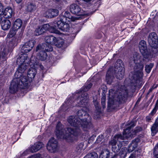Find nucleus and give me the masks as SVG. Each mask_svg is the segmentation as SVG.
Returning a JSON list of instances; mask_svg holds the SVG:
<instances>
[{"mask_svg":"<svg viewBox=\"0 0 158 158\" xmlns=\"http://www.w3.org/2000/svg\"><path fill=\"white\" fill-rule=\"evenodd\" d=\"M81 131L79 127H69L65 131L63 129V126L60 122L56 126V134L58 138L65 139L70 142L73 141L76 138L80 135Z\"/></svg>","mask_w":158,"mask_h":158,"instance_id":"obj_1","label":"nucleus"},{"mask_svg":"<svg viewBox=\"0 0 158 158\" xmlns=\"http://www.w3.org/2000/svg\"><path fill=\"white\" fill-rule=\"evenodd\" d=\"M130 126L125 129L123 132V135L121 134H118L115 135L111 140H110L108 143V146L110 148H111L112 151L115 153H117L119 151L121 148L120 143L122 144L124 143L127 144L128 142V141H122L129 137V134L130 133V130L131 127L135 126L134 122H131Z\"/></svg>","mask_w":158,"mask_h":158,"instance_id":"obj_2","label":"nucleus"},{"mask_svg":"<svg viewBox=\"0 0 158 158\" xmlns=\"http://www.w3.org/2000/svg\"><path fill=\"white\" fill-rule=\"evenodd\" d=\"M92 84L89 83L87 85L84 86L83 89L81 91V94L80 95L77 94L76 97H77L74 101H73L72 98H69L66 102L70 107L76 105L78 106L81 105H86L89 101V96L88 94L86 92L91 87Z\"/></svg>","mask_w":158,"mask_h":158,"instance_id":"obj_3","label":"nucleus"},{"mask_svg":"<svg viewBox=\"0 0 158 158\" xmlns=\"http://www.w3.org/2000/svg\"><path fill=\"white\" fill-rule=\"evenodd\" d=\"M128 87H126L125 85L122 86L121 89L118 90L116 94H115L114 96L111 95L112 98L110 97L109 98L108 102V106H111L114 104V100L119 102L120 103L124 102L127 99L128 95ZM110 92V96H111Z\"/></svg>","mask_w":158,"mask_h":158,"instance_id":"obj_4","label":"nucleus"},{"mask_svg":"<svg viewBox=\"0 0 158 158\" xmlns=\"http://www.w3.org/2000/svg\"><path fill=\"white\" fill-rule=\"evenodd\" d=\"M139 48L140 52L142 55L143 58L141 62H145L146 59H149L151 58L154 54L147 48V45L145 41L143 40L141 41L139 44Z\"/></svg>","mask_w":158,"mask_h":158,"instance_id":"obj_5","label":"nucleus"},{"mask_svg":"<svg viewBox=\"0 0 158 158\" xmlns=\"http://www.w3.org/2000/svg\"><path fill=\"white\" fill-rule=\"evenodd\" d=\"M148 41L152 48L151 51L154 53L158 52V37L155 32L150 33L148 37Z\"/></svg>","mask_w":158,"mask_h":158,"instance_id":"obj_6","label":"nucleus"},{"mask_svg":"<svg viewBox=\"0 0 158 158\" xmlns=\"http://www.w3.org/2000/svg\"><path fill=\"white\" fill-rule=\"evenodd\" d=\"M114 69V74L117 78L121 80L123 77L124 69L122 61L118 60L115 62Z\"/></svg>","mask_w":158,"mask_h":158,"instance_id":"obj_7","label":"nucleus"},{"mask_svg":"<svg viewBox=\"0 0 158 158\" xmlns=\"http://www.w3.org/2000/svg\"><path fill=\"white\" fill-rule=\"evenodd\" d=\"M140 57V56L139 53H135L133 54V56L130 58L129 63L131 66H133L136 64V62L139 59L140 62V64H137L136 65L137 67H138V65L139 66V67L138 68L139 70H142L143 68L144 64L146 63L147 61L145 60V62H143V61L141 62V60H142L143 57L142 58H141Z\"/></svg>","mask_w":158,"mask_h":158,"instance_id":"obj_8","label":"nucleus"},{"mask_svg":"<svg viewBox=\"0 0 158 158\" xmlns=\"http://www.w3.org/2000/svg\"><path fill=\"white\" fill-rule=\"evenodd\" d=\"M87 117L81 119L80 126H81L84 131H87L93 128V125L91 123L92 118L89 114H87Z\"/></svg>","mask_w":158,"mask_h":158,"instance_id":"obj_9","label":"nucleus"},{"mask_svg":"<svg viewBox=\"0 0 158 158\" xmlns=\"http://www.w3.org/2000/svg\"><path fill=\"white\" fill-rule=\"evenodd\" d=\"M48 151L51 153H55L58 150V143L56 140L53 138H51L46 145Z\"/></svg>","mask_w":158,"mask_h":158,"instance_id":"obj_10","label":"nucleus"},{"mask_svg":"<svg viewBox=\"0 0 158 158\" xmlns=\"http://www.w3.org/2000/svg\"><path fill=\"white\" fill-rule=\"evenodd\" d=\"M26 75L22 74L19 77H16V78L14 79L17 80L16 82L19 85V88L23 89L25 87L27 86L30 82L31 80Z\"/></svg>","mask_w":158,"mask_h":158,"instance_id":"obj_11","label":"nucleus"},{"mask_svg":"<svg viewBox=\"0 0 158 158\" xmlns=\"http://www.w3.org/2000/svg\"><path fill=\"white\" fill-rule=\"evenodd\" d=\"M142 74L140 72L134 74L131 78V83L132 85L136 86L142 84Z\"/></svg>","mask_w":158,"mask_h":158,"instance_id":"obj_12","label":"nucleus"},{"mask_svg":"<svg viewBox=\"0 0 158 158\" xmlns=\"http://www.w3.org/2000/svg\"><path fill=\"white\" fill-rule=\"evenodd\" d=\"M64 21L60 20L57 22H54V27L57 29V27L64 32H67L70 28V26L69 24L64 23Z\"/></svg>","mask_w":158,"mask_h":158,"instance_id":"obj_13","label":"nucleus"},{"mask_svg":"<svg viewBox=\"0 0 158 158\" xmlns=\"http://www.w3.org/2000/svg\"><path fill=\"white\" fill-rule=\"evenodd\" d=\"M70 11L77 15H83L85 13L84 10L79 6L76 4H73L70 6Z\"/></svg>","mask_w":158,"mask_h":158,"instance_id":"obj_14","label":"nucleus"},{"mask_svg":"<svg viewBox=\"0 0 158 158\" xmlns=\"http://www.w3.org/2000/svg\"><path fill=\"white\" fill-rule=\"evenodd\" d=\"M35 43L34 40H31L26 42L22 47L21 52L24 53L29 52L32 49Z\"/></svg>","mask_w":158,"mask_h":158,"instance_id":"obj_15","label":"nucleus"},{"mask_svg":"<svg viewBox=\"0 0 158 158\" xmlns=\"http://www.w3.org/2000/svg\"><path fill=\"white\" fill-rule=\"evenodd\" d=\"M81 119L76 116H71L68 118L67 121L71 126L74 127H79Z\"/></svg>","mask_w":158,"mask_h":158,"instance_id":"obj_16","label":"nucleus"},{"mask_svg":"<svg viewBox=\"0 0 158 158\" xmlns=\"http://www.w3.org/2000/svg\"><path fill=\"white\" fill-rule=\"evenodd\" d=\"M19 67L17 70L15 74V77H19L22 75L24 74L26 70L28 68L29 64L28 63H24V64H19Z\"/></svg>","mask_w":158,"mask_h":158,"instance_id":"obj_17","label":"nucleus"},{"mask_svg":"<svg viewBox=\"0 0 158 158\" xmlns=\"http://www.w3.org/2000/svg\"><path fill=\"white\" fill-rule=\"evenodd\" d=\"M52 45V44L46 43L43 44L42 45L39 44L36 47V51L38 52L40 50L44 52L52 51L53 49Z\"/></svg>","mask_w":158,"mask_h":158,"instance_id":"obj_18","label":"nucleus"},{"mask_svg":"<svg viewBox=\"0 0 158 158\" xmlns=\"http://www.w3.org/2000/svg\"><path fill=\"white\" fill-rule=\"evenodd\" d=\"M77 19V17L71 16L68 11H65L63 15L60 16V20L64 21L66 20L69 22L74 21Z\"/></svg>","mask_w":158,"mask_h":158,"instance_id":"obj_19","label":"nucleus"},{"mask_svg":"<svg viewBox=\"0 0 158 158\" xmlns=\"http://www.w3.org/2000/svg\"><path fill=\"white\" fill-rule=\"evenodd\" d=\"M41 27L44 32L46 30H48L51 33L56 34L59 33V31L54 27V22L52 23V25L51 26L49 24H44Z\"/></svg>","mask_w":158,"mask_h":158,"instance_id":"obj_20","label":"nucleus"},{"mask_svg":"<svg viewBox=\"0 0 158 158\" xmlns=\"http://www.w3.org/2000/svg\"><path fill=\"white\" fill-rule=\"evenodd\" d=\"M27 54L25 53H23L21 54L17 58L16 60V63L18 64H24L28 62L29 60H27Z\"/></svg>","mask_w":158,"mask_h":158,"instance_id":"obj_21","label":"nucleus"},{"mask_svg":"<svg viewBox=\"0 0 158 158\" xmlns=\"http://www.w3.org/2000/svg\"><path fill=\"white\" fill-rule=\"evenodd\" d=\"M16 81V80L14 79L11 82L9 89V92L11 93H15L18 91V88H19V85Z\"/></svg>","mask_w":158,"mask_h":158,"instance_id":"obj_22","label":"nucleus"},{"mask_svg":"<svg viewBox=\"0 0 158 158\" xmlns=\"http://www.w3.org/2000/svg\"><path fill=\"white\" fill-rule=\"evenodd\" d=\"M44 146L42 142H38L35 143L29 148L30 152L31 153L36 152Z\"/></svg>","mask_w":158,"mask_h":158,"instance_id":"obj_23","label":"nucleus"},{"mask_svg":"<svg viewBox=\"0 0 158 158\" xmlns=\"http://www.w3.org/2000/svg\"><path fill=\"white\" fill-rule=\"evenodd\" d=\"M88 108L86 107H83L81 110H79L77 112V115L78 118H80L81 117H82L83 115L84 114V116L85 117H87V114H89L87 113V112L89 111Z\"/></svg>","mask_w":158,"mask_h":158,"instance_id":"obj_24","label":"nucleus"},{"mask_svg":"<svg viewBox=\"0 0 158 158\" xmlns=\"http://www.w3.org/2000/svg\"><path fill=\"white\" fill-rule=\"evenodd\" d=\"M11 26L10 21L7 19H5L1 23V26L2 29L5 31L8 30Z\"/></svg>","mask_w":158,"mask_h":158,"instance_id":"obj_25","label":"nucleus"},{"mask_svg":"<svg viewBox=\"0 0 158 158\" xmlns=\"http://www.w3.org/2000/svg\"><path fill=\"white\" fill-rule=\"evenodd\" d=\"M4 15L5 18H11L13 14L14 11L12 8L10 7L6 8L3 11Z\"/></svg>","mask_w":158,"mask_h":158,"instance_id":"obj_26","label":"nucleus"},{"mask_svg":"<svg viewBox=\"0 0 158 158\" xmlns=\"http://www.w3.org/2000/svg\"><path fill=\"white\" fill-rule=\"evenodd\" d=\"M114 78L112 70L110 69L107 71L106 76V80L110 84L112 81V80Z\"/></svg>","mask_w":158,"mask_h":158,"instance_id":"obj_27","label":"nucleus"},{"mask_svg":"<svg viewBox=\"0 0 158 158\" xmlns=\"http://www.w3.org/2000/svg\"><path fill=\"white\" fill-rule=\"evenodd\" d=\"M58 10L55 9H50L46 12L47 14H48V15H47V16H48V17L51 18L57 16L58 15Z\"/></svg>","mask_w":158,"mask_h":158,"instance_id":"obj_28","label":"nucleus"},{"mask_svg":"<svg viewBox=\"0 0 158 158\" xmlns=\"http://www.w3.org/2000/svg\"><path fill=\"white\" fill-rule=\"evenodd\" d=\"M45 41L46 44H55L56 41V39L55 37L51 35L45 37Z\"/></svg>","mask_w":158,"mask_h":158,"instance_id":"obj_29","label":"nucleus"},{"mask_svg":"<svg viewBox=\"0 0 158 158\" xmlns=\"http://www.w3.org/2000/svg\"><path fill=\"white\" fill-rule=\"evenodd\" d=\"M158 109V100H157L156 102L154 108L152 110L149 116L146 117V120L148 122H149L151 119L152 117L150 115L153 116L156 113L157 110Z\"/></svg>","mask_w":158,"mask_h":158,"instance_id":"obj_30","label":"nucleus"},{"mask_svg":"<svg viewBox=\"0 0 158 158\" xmlns=\"http://www.w3.org/2000/svg\"><path fill=\"white\" fill-rule=\"evenodd\" d=\"M138 143L135 140H133L131 143L129 145L127 150L129 152H131L137 147Z\"/></svg>","mask_w":158,"mask_h":158,"instance_id":"obj_31","label":"nucleus"},{"mask_svg":"<svg viewBox=\"0 0 158 158\" xmlns=\"http://www.w3.org/2000/svg\"><path fill=\"white\" fill-rule=\"evenodd\" d=\"M36 69L33 68H30L27 72L28 77L30 79L33 78L36 74Z\"/></svg>","mask_w":158,"mask_h":158,"instance_id":"obj_32","label":"nucleus"},{"mask_svg":"<svg viewBox=\"0 0 158 158\" xmlns=\"http://www.w3.org/2000/svg\"><path fill=\"white\" fill-rule=\"evenodd\" d=\"M38 52H39V53L37 55L38 58L42 61L45 60L47 57V54L46 52L40 50Z\"/></svg>","mask_w":158,"mask_h":158,"instance_id":"obj_33","label":"nucleus"},{"mask_svg":"<svg viewBox=\"0 0 158 158\" xmlns=\"http://www.w3.org/2000/svg\"><path fill=\"white\" fill-rule=\"evenodd\" d=\"M22 23V20L20 19H18L14 22L13 27L14 29L18 30L21 27Z\"/></svg>","mask_w":158,"mask_h":158,"instance_id":"obj_34","label":"nucleus"},{"mask_svg":"<svg viewBox=\"0 0 158 158\" xmlns=\"http://www.w3.org/2000/svg\"><path fill=\"white\" fill-rule=\"evenodd\" d=\"M158 118L156 119V123L154 124L151 128L152 134V136L155 135L158 131Z\"/></svg>","mask_w":158,"mask_h":158,"instance_id":"obj_35","label":"nucleus"},{"mask_svg":"<svg viewBox=\"0 0 158 158\" xmlns=\"http://www.w3.org/2000/svg\"><path fill=\"white\" fill-rule=\"evenodd\" d=\"M110 156V152L107 150H105L101 153L99 158H108Z\"/></svg>","mask_w":158,"mask_h":158,"instance_id":"obj_36","label":"nucleus"},{"mask_svg":"<svg viewBox=\"0 0 158 158\" xmlns=\"http://www.w3.org/2000/svg\"><path fill=\"white\" fill-rule=\"evenodd\" d=\"M35 6L33 3H28L27 6L26 10L29 12H31L35 9Z\"/></svg>","mask_w":158,"mask_h":158,"instance_id":"obj_37","label":"nucleus"},{"mask_svg":"<svg viewBox=\"0 0 158 158\" xmlns=\"http://www.w3.org/2000/svg\"><path fill=\"white\" fill-rule=\"evenodd\" d=\"M44 32L41 26L38 27L34 32L35 35L38 36L42 34Z\"/></svg>","mask_w":158,"mask_h":158,"instance_id":"obj_38","label":"nucleus"},{"mask_svg":"<svg viewBox=\"0 0 158 158\" xmlns=\"http://www.w3.org/2000/svg\"><path fill=\"white\" fill-rule=\"evenodd\" d=\"M98 156L97 153L93 152L88 154L84 158H98Z\"/></svg>","mask_w":158,"mask_h":158,"instance_id":"obj_39","label":"nucleus"},{"mask_svg":"<svg viewBox=\"0 0 158 158\" xmlns=\"http://www.w3.org/2000/svg\"><path fill=\"white\" fill-rule=\"evenodd\" d=\"M153 66L154 64L152 63H150L149 64L146 65L145 66L146 72L148 73H149Z\"/></svg>","mask_w":158,"mask_h":158,"instance_id":"obj_40","label":"nucleus"},{"mask_svg":"<svg viewBox=\"0 0 158 158\" xmlns=\"http://www.w3.org/2000/svg\"><path fill=\"white\" fill-rule=\"evenodd\" d=\"M17 30V29H14L13 27L10 30L9 33V37L11 38L14 36L16 34V31Z\"/></svg>","mask_w":158,"mask_h":158,"instance_id":"obj_41","label":"nucleus"},{"mask_svg":"<svg viewBox=\"0 0 158 158\" xmlns=\"http://www.w3.org/2000/svg\"><path fill=\"white\" fill-rule=\"evenodd\" d=\"M106 97L105 96H103L101 98V104L102 106V108L104 109L106 107Z\"/></svg>","mask_w":158,"mask_h":158,"instance_id":"obj_42","label":"nucleus"},{"mask_svg":"<svg viewBox=\"0 0 158 158\" xmlns=\"http://www.w3.org/2000/svg\"><path fill=\"white\" fill-rule=\"evenodd\" d=\"M139 155L138 151H135L134 152H133L131 154L129 158H136V157Z\"/></svg>","mask_w":158,"mask_h":158,"instance_id":"obj_43","label":"nucleus"},{"mask_svg":"<svg viewBox=\"0 0 158 158\" xmlns=\"http://www.w3.org/2000/svg\"><path fill=\"white\" fill-rule=\"evenodd\" d=\"M64 44V42L62 40L58 41L56 44V46L58 48H61L63 46Z\"/></svg>","mask_w":158,"mask_h":158,"instance_id":"obj_44","label":"nucleus"},{"mask_svg":"<svg viewBox=\"0 0 158 158\" xmlns=\"http://www.w3.org/2000/svg\"><path fill=\"white\" fill-rule=\"evenodd\" d=\"M28 158H42L40 154H37L29 156Z\"/></svg>","mask_w":158,"mask_h":158,"instance_id":"obj_45","label":"nucleus"},{"mask_svg":"<svg viewBox=\"0 0 158 158\" xmlns=\"http://www.w3.org/2000/svg\"><path fill=\"white\" fill-rule=\"evenodd\" d=\"M96 137V136L94 135H93L89 139L88 143H92L93 142L94 138Z\"/></svg>","mask_w":158,"mask_h":158,"instance_id":"obj_46","label":"nucleus"},{"mask_svg":"<svg viewBox=\"0 0 158 158\" xmlns=\"http://www.w3.org/2000/svg\"><path fill=\"white\" fill-rule=\"evenodd\" d=\"M153 153L155 156L158 155V145L155 147L154 149Z\"/></svg>","mask_w":158,"mask_h":158,"instance_id":"obj_47","label":"nucleus"},{"mask_svg":"<svg viewBox=\"0 0 158 158\" xmlns=\"http://www.w3.org/2000/svg\"><path fill=\"white\" fill-rule=\"evenodd\" d=\"M4 11L3 10V7L2 6V4L0 3V15H2V14H3V11Z\"/></svg>","mask_w":158,"mask_h":158,"instance_id":"obj_48","label":"nucleus"},{"mask_svg":"<svg viewBox=\"0 0 158 158\" xmlns=\"http://www.w3.org/2000/svg\"><path fill=\"white\" fill-rule=\"evenodd\" d=\"M29 151H30L29 149L26 150V151H24L23 152V153L22 154V156H24L27 155L29 154Z\"/></svg>","mask_w":158,"mask_h":158,"instance_id":"obj_49","label":"nucleus"},{"mask_svg":"<svg viewBox=\"0 0 158 158\" xmlns=\"http://www.w3.org/2000/svg\"><path fill=\"white\" fill-rule=\"evenodd\" d=\"M93 102L95 105V106L96 107H98V108H99V107H98V102L96 100H94Z\"/></svg>","mask_w":158,"mask_h":158,"instance_id":"obj_50","label":"nucleus"},{"mask_svg":"<svg viewBox=\"0 0 158 158\" xmlns=\"http://www.w3.org/2000/svg\"><path fill=\"white\" fill-rule=\"evenodd\" d=\"M5 54L4 53L2 54V58L3 60V61L5 60H6L5 56Z\"/></svg>","mask_w":158,"mask_h":158,"instance_id":"obj_51","label":"nucleus"},{"mask_svg":"<svg viewBox=\"0 0 158 158\" xmlns=\"http://www.w3.org/2000/svg\"><path fill=\"white\" fill-rule=\"evenodd\" d=\"M17 3H20L22 0H15Z\"/></svg>","mask_w":158,"mask_h":158,"instance_id":"obj_52","label":"nucleus"},{"mask_svg":"<svg viewBox=\"0 0 158 158\" xmlns=\"http://www.w3.org/2000/svg\"><path fill=\"white\" fill-rule=\"evenodd\" d=\"M84 1L86 2H90L91 0H83Z\"/></svg>","mask_w":158,"mask_h":158,"instance_id":"obj_53","label":"nucleus"},{"mask_svg":"<svg viewBox=\"0 0 158 158\" xmlns=\"http://www.w3.org/2000/svg\"><path fill=\"white\" fill-rule=\"evenodd\" d=\"M101 141V139L100 138H98L97 139V141Z\"/></svg>","mask_w":158,"mask_h":158,"instance_id":"obj_54","label":"nucleus"},{"mask_svg":"<svg viewBox=\"0 0 158 158\" xmlns=\"http://www.w3.org/2000/svg\"><path fill=\"white\" fill-rule=\"evenodd\" d=\"M116 156H117V155H115L114 156L111 157V158H114V157H116Z\"/></svg>","mask_w":158,"mask_h":158,"instance_id":"obj_55","label":"nucleus"},{"mask_svg":"<svg viewBox=\"0 0 158 158\" xmlns=\"http://www.w3.org/2000/svg\"><path fill=\"white\" fill-rule=\"evenodd\" d=\"M153 89L152 88L150 89H149V91L150 92H151Z\"/></svg>","mask_w":158,"mask_h":158,"instance_id":"obj_56","label":"nucleus"},{"mask_svg":"<svg viewBox=\"0 0 158 158\" xmlns=\"http://www.w3.org/2000/svg\"><path fill=\"white\" fill-rule=\"evenodd\" d=\"M55 1L56 2H59L60 1V0H55Z\"/></svg>","mask_w":158,"mask_h":158,"instance_id":"obj_57","label":"nucleus"},{"mask_svg":"<svg viewBox=\"0 0 158 158\" xmlns=\"http://www.w3.org/2000/svg\"><path fill=\"white\" fill-rule=\"evenodd\" d=\"M54 158H60L58 157L57 156H56V157H54Z\"/></svg>","mask_w":158,"mask_h":158,"instance_id":"obj_58","label":"nucleus"},{"mask_svg":"<svg viewBox=\"0 0 158 158\" xmlns=\"http://www.w3.org/2000/svg\"><path fill=\"white\" fill-rule=\"evenodd\" d=\"M140 129H141V128H140ZM141 130V129H140V130H139V131H140Z\"/></svg>","mask_w":158,"mask_h":158,"instance_id":"obj_59","label":"nucleus"}]
</instances>
